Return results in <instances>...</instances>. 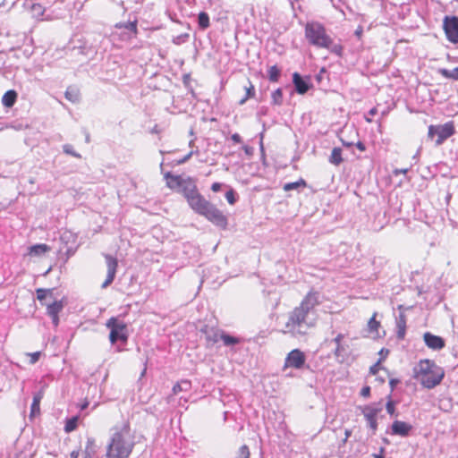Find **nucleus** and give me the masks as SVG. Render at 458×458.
Here are the masks:
<instances>
[{"instance_id":"f257e3e1","label":"nucleus","mask_w":458,"mask_h":458,"mask_svg":"<svg viewBox=\"0 0 458 458\" xmlns=\"http://www.w3.org/2000/svg\"><path fill=\"white\" fill-rule=\"evenodd\" d=\"M135 445L134 436L129 420L111 428L105 458H128Z\"/></svg>"},{"instance_id":"f03ea898","label":"nucleus","mask_w":458,"mask_h":458,"mask_svg":"<svg viewBox=\"0 0 458 458\" xmlns=\"http://www.w3.org/2000/svg\"><path fill=\"white\" fill-rule=\"evenodd\" d=\"M413 373L414 378L428 389L438 386L445 377L444 369L430 360H420L414 367Z\"/></svg>"},{"instance_id":"7ed1b4c3","label":"nucleus","mask_w":458,"mask_h":458,"mask_svg":"<svg viewBox=\"0 0 458 458\" xmlns=\"http://www.w3.org/2000/svg\"><path fill=\"white\" fill-rule=\"evenodd\" d=\"M309 314L303 308L296 307L289 314L288 321L285 324L284 334H290L293 336H300L307 334L308 330L313 326L308 319Z\"/></svg>"},{"instance_id":"20e7f679","label":"nucleus","mask_w":458,"mask_h":458,"mask_svg":"<svg viewBox=\"0 0 458 458\" xmlns=\"http://www.w3.org/2000/svg\"><path fill=\"white\" fill-rule=\"evenodd\" d=\"M305 38L310 45L318 48H329L333 43V39L327 35L325 27L318 21L306 24Z\"/></svg>"},{"instance_id":"39448f33","label":"nucleus","mask_w":458,"mask_h":458,"mask_svg":"<svg viewBox=\"0 0 458 458\" xmlns=\"http://www.w3.org/2000/svg\"><path fill=\"white\" fill-rule=\"evenodd\" d=\"M37 298L43 305L47 306V314L51 317L53 324L57 327L59 323L58 313L64 309L63 300L56 301L53 297L52 289L38 288Z\"/></svg>"},{"instance_id":"423d86ee","label":"nucleus","mask_w":458,"mask_h":458,"mask_svg":"<svg viewBox=\"0 0 458 458\" xmlns=\"http://www.w3.org/2000/svg\"><path fill=\"white\" fill-rule=\"evenodd\" d=\"M183 194L190 207L199 215H200L210 203L201 196L196 186L192 183H189L183 188Z\"/></svg>"},{"instance_id":"0eeeda50","label":"nucleus","mask_w":458,"mask_h":458,"mask_svg":"<svg viewBox=\"0 0 458 458\" xmlns=\"http://www.w3.org/2000/svg\"><path fill=\"white\" fill-rule=\"evenodd\" d=\"M200 216H203L209 222L221 229H226L227 227V217L211 202L206 207Z\"/></svg>"},{"instance_id":"6e6552de","label":"nucleus","mask_w":458,"mask_h":458,"mask_svg":"<svg viewBox=\"0 0 458 458\" xmlns=\"http://www.w3.org/2000/svg\"><path fill=\"white\" fill-rule=\"evenodd\" d=\"M454 133V127L453 123H447L443 125H430L428 127V136L433 140L437 136L436 145H441L446 139Z\"/></svg>"},{"instance_id":"1a4fd4ad","label":"nucleus","mask_w":458,"mask_h":458,"mask_svg":"<svg viewBox=\"0 0 458 458\" xmlns=\"http://www.w3.org/2000/svg\"><path fill=\"white\" fill-rule=\"evenodd\" d=\"M106 326L110 328L109 339L112 344L118 340L123 342L127 340L126 325L123 322L115 318H111L107 320Z\"/></svg>"},{"instance_id":"9d476101","label":"nucleus","mask_w":458,"mask_h":458,"mask_svg":"<svg viewBox=\"0 0 458 458\" xmlns=\"http://www.w3.org/2000/svg\"><path fill=\"white\" fill-rule=\"evenodd\" d=\"M443 29L447 39L454 43H458V17L445 16L443 21Z\"/></svg>"},{"instance_id":"9b49d317","label":"nucleus","mask_w":458,"mask_h":458,"mask_svg":"<svg viewBox=\"0 0 458 458\" xmlns=\"http://www.w3.org/2000/svg\"><path fill=\"white\" fill-rule=\"evenodd\" d=\"M306 357L299 349L290 352L285 359V366L294 369H301L304 365Z\"/></svg>"},{"instance_id":"f8f14e48","label":"nucleus","mask_w":458,"mask_h":458,"mask_svg":"<svg viewBox=\"0 0 458 458\" xmlns=\"http://www.w3.org/2000/svg\"><path fill=\"white\" fill-rule=\"evenodd\" d=\"M200 332L205 335L208 345H213L220 340L223 331L205 326L200 329Z\"/></svg>"},{"instance_id":"ddd939ff","label":"nucleus","mask_w":458,"mask_h":458,"mask_svg":"<svg viewBox=\"0 0 458 458\" xmlns=\"http://www.w3.org/2000/svg\"><path fill=\"white\" fill-rule=\"evenodd\" d=\"M106 261L107 267V275L106 280L103 282L101 286H108L114 280L116 267H117V260L110 255H106Z\"/></svg>"},{"instance_id":"4468645a","label":"nucleus","mask_w":458,"mask_h":458,"mask_svg":"<svg viewBox=\"0 0 458 458\" xmlns=\"http://www.w3.org/2000/svg\"><path fill=\"white\" fill-rule=\"evenodd\" d=\"M380 411H381V408H377L375 406H366L363 409L364 417L367 420L369 428L373 431H375L377 429V424L376 417Z\"/></svg>"},{"instance_id":"2eb2a0df","label":"nucleus","mask_w":458,"mask_h":458,"mask_svg":"<svg viewBox=\"0 0 458 458\" xmlns=\"http://www.w3.org/2000/svg\"><path fill=\"white\" fill-rule=\"evenodd\" d=\"M318 302L319 300L318 292L310 291L298 307L303 308L305 312L309 314L310 310H312L317 304H318Z\"/></svg>"},{"instance_id":"dca6fc26","label":"nucleus","mask_w":458,"mask_h":458,"mask_svg":"<svg viewBox=\"0 0 458 458\" xmlns=\"http://www.w3.org/2000/svg\"><path fill=\"white\" fill-rule=\"evenodd\" d=\"M423 338L426 345L430 349L440 350L445 346V341L440 336L425 333Z\"/></svg>"},{"instance_id":"f3484780","label":"nucleus","mask_w":458,"mask_h":458,"mask_svg":"<svg viewBox=\"0 0 458 458\" xmlns=\"http://www.w3.org/2000/svg\"><path fill=\"white\" fill-rule=\"evenodd\" d=\"M412 427L407 422L395 420L392 425V433L394 435H399L402 437H406L409 435Z\"/></svg>"},{"instance_id":"a211bd4d","label":"nucleus","mask_w":458,"mask_h":458,"mask_svg":"<svg viewBox=\"0 0 458 458\" xmlns=\"http://www.w3.org/2000/svg\"><path fill=\"white\" fill-rule=\"evenodd\" d=\"M293 82L299 94H305L310 89L309 83L305 81L298 72L293 73Z\"/></svg>"},{"instance_id":"6ab92c4d","label":"nucleus","mask_w":458,"mask_h":458,"mask_svg":"<svg viewBox=\"0 0 458 458\" xmlns=\"http://www.w3.org/2000/svg\"><path fill=\"white\" fill-rule=\"evenodd\" d=\"M50 250V247L45 243L36 244L29 248L30 256L39 257Z\"/></svg>"},{"instance_id":"aec40b11","label":"nucleus","mask_w":458,"mask_h":458,"mask_svg":"<svg viewBox=\"0 0 458 458\" xmlns=\"http://www.w3.org/2000/svg\"><path fill=\"white\" fill-rule=\"evenodd\" d=\"M17 98V93L14 90H8L6 91L3 98H2V103L6 107H11L14 105Z\"/></svg>"},{"instance_id":"412c9836","label":"nucleus","mask_w":458,"mask_h":458,"mask_svg":"<svg viewBox=\"0 0 458 458\" xmlns=\"http://www.w3.org/2000/svg\"><path fill=\"white\" fill-rule=\"evenodd\" d=\"M396 327L398 328L397 335L399 338H403L405 335V329H406V317L402 312L399 314L398 318H396Z\"/></svg>"},{"instance_id":"4be33fe9","label":"nucleus","mask_w":458,"mask_h":458,"mask_svg":"<svg viewBox=\"0 0 458 458\" xmlns=\"http://www.w3.org/2000/svg\"><path fill=\"white\" fill-rule=\"evenodd\" d=\"M42 398H43L42 392H38L34 395L33 402L31 403L30 416H36V415L39 414V411H40L39 405H40V402H41Z\"/></svg>"},{"instance_id":"5701e85b","label":"nucleus","mask_w":458,"mask_h":458,"mask_svg":"<svg viewBox=\"0 0 458 458\" xmlns=\"http://www.w3.org/2000/svg\"><path fill=\"white\" fill-rule=\"evenodd\" d=\"M438 73L441 74L445 79L458 81V67H455L453 70L439 68Z\"/></svg>"},{"instance_id":"b1692460","label":"nucleus","mask_w":458,"mask_h":458,"mask_svg":"<svg viewBox=\"0 0 458 458\" xmlns=\"http://www.w3.org/2000/svg\"><path fill=\"white\" fill-rule=\"evenodd\" d=\"M329 162L335 165H339L343 162L342 149L334 148L329 157Z\"/></svg>"},{"instance_id":"393cba45","label":"nucleus","mask_w":458,"mask_h":458,"mask_svg":"<svg viewBox=\"0 0 458 458\" xmlns=\"http://www.w3.org/2000/svg\"><path fill=\"white\" fill-rule=\"evenodd\" d=\"M191 384L189 380H182L175 384L173 387V393L177 394L182 391H189L191 389Z\"/></svg>"},{"instance_id":"a878e982","label":"nucleus","mask_w":458,"mask_h":458,"mask_svg":"<svg viewBox=\"0 0 458 458\" xmlns=\"http://www.w3.org/2000/svg\"><path fill=\"white\" fill-rule=\"evenodd\" d=\"M198 22L200 29L205 30L209 27V16L207 13L201 12L198 16Z\"/></svg>"},{"instance_id":"bb28decb","label":"nucleus","mask_w":458,"mask_h":458,"mask_svg":"<svg viewBox=\"0 0 458 458\" xmlns=\"http://www.w3.org/2000/svg\"><path fill=\"white\" fill-rule=\"evenodd\" d=\"M116 28H119V29L123 28V29L127 30L128 31H130L131 33L135 35L137 33V21L118 23V24H116Z\"/></svg>"},{"instance_id":"cd10ccee","label":"nucleus","mask_w":458,"mask_h":458,"mask_svg":"<svg viewBox=\"0 0 458 458\" xmlns=\"http://www.w3.org/2000/svg\"><path fill=\"white\" fill-rule=\"evenodd\" d=\"M280 69L276 65H273L268 69V78L270 81L276 82L280 76Z\"/></svg>"},{"instance_id":"c85d7f7f","label":"nucleus","mask_w":458,"mask_h":458,"mask_svg":"<svg viewBox=\"0 0 458 458\" xmlns=\"http://www.w3.org/2000/svg\"><path fill=\"white\" fill-rule=\"evenodd\" d=\"M220 340H222L224 342V344L226 346L233 345L239 343L238 338L226 335L225 334V332H222Z\"/></svg>"},{"instance_id":"c756f323","label":"nucleus","mask_w":458,"mask_h":458,"mask_svg":"<svg viewBox=\"0 0 458 458\" xmlns=\"http://www.w3.org/2000/svg\"><path fill=\"white\" fill-rule=\"evenodd\" d=\"M300 186H303V187L306 186V182H305V181L303 179H300L297 182L285 183L284 185V190L285 191H292V190L298 189Z\"/></svg>"},{"instance_id":"7c9ffc66","label":"nucleus","mask_w":458,"mask_h":458,"mask_svg":"<svg viewBox=\"0 0 458 458\" xmlns=\"http://www.w3.org/2000/svg\"><path fill=\"white\" fill-rule=\"evenodd\" d=\"M271 98H272V104L276 105V106L282 105V102H283L282 89H276L272 93Z\"/></svg>"},{"instance_id":"2f4dec72","label":"nucleus","mask_w":458,"mask_h":458,"mask_svg":"<svg viewBox=\"0 0 458 458\" xmlns=\"http://www.w3.org/2000/svg\"><path fill=\"white\" fill-rule=\"evenodd\" d=\"M165 179H170L171 182H167V186L169 188H173V185H172V182H174L176 185H181L182 183V180H181V177L178 176V175H173L170 172H167L165 174Z\"/></svg>"},{"instance_id":"473e14b6","label":"nucleus","mask_w":458,"mask_h":458,"mask_svg":"<svg viewBox=\"0 0 458 458\" xmlns=\"http://www.w3.org/2000/svg\"><path fill=\"white\" fill-rule=\"evenodd\" d=\"M377 313L375 312L368 322V327L370 332H377L380 327V323L376 320Z\"/></svg>"},{"instance_id":"72a5a7b5","label":"nucleus","mask_w":458,"mask_h":458,"mask_svg":"<svg viewBox=\"0 0 458 458\" xmlns=\"http://www.w3.org/2000/svg\"><path fill=\"white\" fill-rule=\"evenodd\" d=\"M63 150L65 154L71 155L76 158L81 157V156L78 152L74 151L73 147L71 144H64L63 146Z\"/></svg>"},{"instance_id":"f704fd0d","label":"nucleus","mask_w":458,"mask_h":458,"mask_svg":"<svg viewBox=\"0 0 458 458\" xmlns=\"http://www.w3.org/2000/svg\"><path fill=\"white\" fill-rule=\"evenodd\" d=\"M246 96L239 101L240 105H243L248 98L254 96V86L250 82V86L245 88Z\"/></svg>"},{"instance_id":"c9c22d12","label":"nucleus","mask_w":458,"mask_h":458,"mask_svg":"<svg viewBox=\"0 0 458 458\" xmlns=\"http://www.w3.org/2000/svg\"><path fill=\"white\" fill-rule=\"evenodd\" d=\"M331 53L336 55L337 56H342L343 55V47L339 44L332 43L331 47L327 48Z\"/></svg>"},{"instance_id":"e433bc0d","label":"nucleus","mask_w":458,"mask_h":458,"mask_svg":"<svg viewBox=\"0 0 458 458\" xmlns=\"http://www.w3.org/2000/svg\"><path fill=\"white\" fill-rule=\"evenodd\" d=\"M76 427H77V419L73 418L67 421V423L64 427V429L66 432H71V431L74 430L76 428Z\"/></svg>"},{"instance_id":"4c0bfd02","label":"nucleus","mask_w":458,"mask_h":458,"mask_svg":"<svg viewBox=\"0 0 458 458\" xmlns=\"http://www.w3.org/2000/svg\"><path fill=\"white\" fill-rule=\"evenodd\" d=\"M188 38H189V34H187V33L178 35L176 37H174L173 43L175 45H180V44L185 42L188 39Z\"/></svg>"},{"instance_id":"58836bf2","label":"nucleus","mask_w":458,"mask_h":458,"mask_svg":"<svg viewBox=\"0 0 458 458\" xmlns=\"http://www.w3.org/2000/svg\"><path fill=\"white\" fill-rule=\"evenodd\" d=\"M250 457V450H249V447L247 445H242L240 449H239V454H238V456L237 458H249Z\"/></svg>"},{"instance_id":"ea45409f","label":"nucleus","mask_w":458,"mask_h":458,"mask_svg":"<svg viewBox=\"0 0 458 458\" xmlns=\"http://www.w3.org/2000/svg\"><path fill=\"white\" fill-rule=\"evenodd\" d=\"M27 355L30 358V363L35 364L40 358L41 352H35L31 353H27Z\"/></svg>"},{"instance_id":"a19ab883","label":"nucleus","mask_w":458,"mask_h":458,"mask_svg":"<svg viewBox=\"0 0 458 458\" xmlns=\"http://www.w3.org/2000/svg\"><path fill=\"white\" fill-rule=\"evenodd\" d=\"M225 199L229 204L233 205L236 201V199L234 197V191L233 190L228 191L225 193Z\"/></svg>"},{"instance_id":"79ce46f5","label":"nucleus","mask_w":458,"mask_h":458,"mask_svg":"<svg viewBox=\"0 0 458 458\" xmlns=\"http://www.w3.org/2000/svg\"><path fill=\"white\" fill-rule=\"evenodd\" d=\"M344 352H345V349L342 344H336V347L335 350V357L338 358V357L342 356Z\"/></svg>"},{"instance_id":"37998d69","label":"nucleus","mask_w":458,"mask_h":458,"mask_svg":"<svg viewBox=\"0 0 458 458\" xmlns=\"http://www.w3.org/2000/svg\"><path fill=\"white\" fill-rule=\"evenodd\" d=\"M94 446H95V440L93 438H89L87 441V445H86V453L89 454V450L93 451Z\"/></svg>"},{"instance_id":"c03bdc74","label":"nucleus","mask_w":458,"mask_h":458,"mask_svg":"<svg viewBox=\"0 0 458 458\" xmlns=\"http://www.w3.org/2000/svg\"><path fill=\"white\" fill-rule=\"evenodd\" d=\"M386 411L390 415H393L394 413V405L392 401L387 402L386 403Z\"/></svg>"},{"instance_id":"a18cd8bd","label":"nucleus","mask_w":458,"mask_h":458,"mask_svg":"<svg viewBox=\"0 0 458 458\" xmlns=\"http://www.w3.org/2000/svg\"><path fill=\"white\" fill-rule=\"evenodd\" d=\"M360 394L361 396L363 397H369V394H370V387L369 386H364L362 387L361 391H360Z\"/></svg>"},{"instance_id":"49530a36","label":"nucleus","mask_w":458,"mask_h":458,"mask_svg":"<svg viewBox=\"0 0 458 458\" xmlns=\"http://www.w3.org/2000/svg\"><path fill=\"white\" fill-rule=\"evenodd\" d=\"M193 153H194L193 151L189 152L186 156H184L182 159H180L178 161V164L181 165V164L187 162L191 158V157L193 155Z\"/></svg>"},{"instance_id":"de8ad7c7","label":"nucleus","mask_w":458,"mask_h":458,"mask_svg":"<svg viewBox=\"0 0 458 458\" xmlns=\"http://www.w3.org/2000/svg\"><path fill=\"white\" fill-rule=\"evenodd\" d=\"M221 186L222 184L220 182H214L212 185H211V190L214 191V192H217L220 191L221 189Z\"/></svg>"},{"instance_id":"09e8293b","label":"nucleus","mask_w":458,"mask_h":458,"mask_svg":"<svg viewBox=\"0 0 458 458\" xmlns=\"http://www.w3.org/2000/svg\"><path fill=\"white\" fill-rule=\"evenodd\" d=\"M65 97L67 99L72 100V101H75L77 99V96L75 95L73 98L70 89L66 90Z\"/></svg>"},{"instance_id":"8fccbe9b","label":"nucleus","mask_w":458,"mask_h":458,"mask_svg":"<svg viewBox=\"0 0 458 458\" xmlns=\"http://www.w3.org/2000/svg\"><path fill=\"white\" fill-rule=\"evenodd\" d=\"M232 140H233L235 143H240L242 141V138L238 133H234L231 137Z\"/></svg>"},{"instance_id":"3c124183","label":"nucleus","mask_w":458,"mask_h":458,"mask_svg":"<svg viewBox=\"0 0 458 458\" xmlns=\"http://www.w3.org/2000/svg\"><path fill=\"white\" fill-rule=\"evenodd\" d=\"M343 338H344V335L342 334H338L336 335V337L334 339V342L335 343V344H342L341 341Z\"/></svg>"},{"instance_id":"603ef678","label":"nucleus","mask_w":458,"mask_h":458,"mask_svg":"<svg viewBox=\"0 0 458 458\" xmlns=\"http://www.w3.org/2000/svg\"><path fill=\"white\" fill-rule=\"evenodd\" d=\"M356 147H357V148H359L360 151H364V150H365V145H364L362 142H360V141H358V142L356 143Z\"/></svg>"},{"instance_id":"864d4df0","label":"nucleus","mask_w":458,"mask_h":458,"mask_svg":"<svg viewBox=\"0 0 458 458\" xmlns=\"http://www.w3.org/2000/svg\"><path fill=\"white\" fill-rule=\"evenodd\" d=\"M377 369H378V364L377 363L370 367V372L372 374H376Z\"/></svg>"},{"instance_id":"5fc2aeb1","label":"nucleus","mask_w":458,"mask_h":458,"mask_svg":"<svg viewBox=\"0 0 458 458\" xmlns=\"http://www.w3.org/2000/svg\"><path fill=\"white\" fill-rule=\"evenodd\" d=\"M70 456H71V458H78V456H79V451H72V452L71 453V455H70Z\"/></svg>"},{"instance_id":"6e6d98bb","label":"nucleus","mask_w":458,"mask_h":458,"mask_svg":"<svg viewBox=\"0 0 458 458\" xmlns=\"http://www.w3.org/2000/svg\"><path fill=\"white\" fill-rule=\"evenodd\" d=\"M408 171V169H401V170H396L395 171V174H406Z\"/></svg>"},{"instance_id":"4d7b16f0","label":"nucleus","mask_w":458,"mask_h":458,"mask_svg":"<svg viewBox=\"0 0 458 458\" xmlns=\"http://www.w3.org/2000/svg\"><path fill=\"white\" fill-rule=\"evenodd\" d=\"M374 457L375 458H384L383 450H381V453L379 454H374Z\"/></svg>"},{"instance_id":"13d9d810","label":"nucleus","mask_w":458,"mask_h":458,"mask_svg":"<svg viewBox=\"0 0 458 458\" xmlns=\"http://www.w3.org/2000/svg\"><path fill=\"white\" fill-rule=\"evenodd\" d=\"M376 113H377V109H376V108H372V109L369 111V114H370L371 115L376 114Z\"/></svg>"},{"instance_id":"bf43d9fd","label":"nucleus","mask_w":458,"mask_h":458,"mask_svg":"<svg viewBox=\"0 0 458 458\" xmlns=\"http://www.w3.org/2000/svg\"><path fill=\"white\" fill-rule=\"evenodd\" d=\"M88 406V403L82 405L81 409H85Z\"/></svg>"},{"instance_id":"052dcab7","label":"nucleus","mask_w":458,"mask_h":458,"mask_svg":"<svg viewBox=\"0 0 458 458\" xmlns=\"http://www.w3.org/2000/svg\"><path fill=\"white\" fill-rule=\"evenodd\" d=\"M390 384L392 385V387H394V380H391Z\"/></svg>"},{"instance_id":"680f3d73","label":"nucleus","mask_w":458,"mask_h":458,"mask_svg":"<svg viewBox=\"0 0 458 458\" xmlns=\"http://www.w3.org/2000/svg\"><path fill=\"white\" fill-rule=\"evenodd\" d=\"M345 435H346V437H348L350 436L349 431H346V432H345Z\"/></svg>"},{"instance_id":"e2e57ef3","label":"nucleus","mask_w":458,"mask_h":458,"mask_svg":"<svg viewBox=\"0 0 458 458\" xmlns=\"http://www.w3.org/2000/svg\"><path fill=\"white\" fill-rule=\"evenodd\" d=\"M89 456H90V454L86 453V456L84 458H88Z\"/></svg>"}]
</instances>
